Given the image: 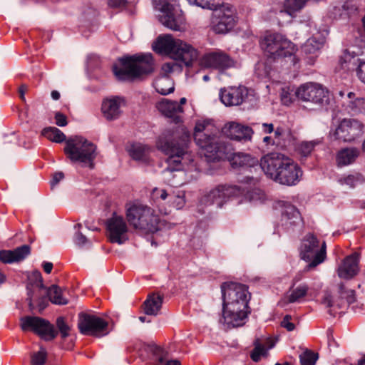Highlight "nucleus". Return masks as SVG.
Here are the masks:
<instances>
[{
  "instance_id": "38",
  "label": "nucleus",
  "mask_w": 365,
  "mask_h": 365,
  "mask_svg": "<svg viewBox=\"0 0 365 365\" xmlns=\"http://www.w3.org/2000/svg\"><path fill=\"white\" fill-rule=\"evenodd\" d=\"M257 163V160L251 155L245 153H239L233 158L232 164L240 167H252Z\"/></svg>"
},
{
  "instance_id": "62",
  "label": "nucleus",
  "mask_w": 365,
  "mask_h": 365,
  "mask_svg": "<svg viewBox=\"0 0 365 365\" xmlns=\"http://www.w3.org/2000/svg\"><path fill=\"white\" fill-rule=\"evenodd\" d=\"M43 268L46 273L49 274L51 272L53 269V264L51 262H43Z\"/></svg>"
},
{
  "instance_id": "15",
  "label": "nucleus",
  "mask_w": 365,
  "mask_h": 365,
  "mask_svg": "<svg viewBox=\"0 0 365 365\" xmlns=\"http://www.w3.org/2000/svg\"><path fill=\"white\" fill-rule=\"evenodd\" d=\"M235 9L229 4H225L215 11L213 29L217 34H225L230 31L237 22Z\"/></svg>"
},
{
  "instance_id": "26",
  "label": "nucleus",
  "mask_w": 365,
  "mask_h": 365,
  "mask_svg": "<svg viewBox=\"0 0 365 365\" xmlns=\"http://www.w3.org/2000/svg\"><path fill=\"white\" fill-rule=\"evenodd\" d=\"M31 252L29 245H24L13 250H1L0 261L4 264L19 262L27 257Z\"/></svg>"
},
{
  "instance_id": "4",
  "label": "nucleus",
  "mask_w": 365,
  "mask_h": 365,
  "mask_svg": "<svg viewBox=\"0 0 365 365\" xmlns=\"http://www.w3.org/2000/svg\"><path fill=\"white\" fill-rule=\"evenodd\" d=\"M122 68L114 66L115 76L120 80L139 77L153 71V58L151 54L135 55L120 60Z\"/></svg>"
},
{
  "instance_id": "10",
  "label": "nucleus",
  "mask_w": 365,
  "mask_h": 365,
  "mask_svg": "<svg viewBox=\"0 0 365 365\" xmlns=\"http://www.w3.org/2000/svg\"><path fill=\"white\" fill-rule=\"evenodd\" d=\"M155 8L160 11V22L168 29L184 31L186 21L182 11L178 8L177 0H153Z\"/></svg>"
},
{
  "instance_id": "12",
  "label": "nucleus",
  "mask_w": 365,
  "mask_h": 365,
  "mask_svg": "<svg viewBox=\"0 0 365 365\" xmlns=\"http://www.w3.org/2000/svg\"><path fill=\"white\" fill-rule=\"evenodd\" d=\"M364 125L356 119H344L339 125L329 133L331 141L340 140L351 142L360 137L363 133Z\"/></svg>"
},
{
  "instance_id": "9",
  "label": "nucleus",
  "mask_w": 365,
  "mask_h": 365,
  "mask_svg": "<svg viewBox=\"0 0 365 365\" xmlns=\"http://www.w3.org/2000/svg\"><path fill=\"white\" fill-rule=\"evenodd\" d=\"M327 245L321 242L314 234H307L302 240L299 247V256L308 264L304 271H309L322 263L327 256Z\"/></svg>"
},
{
  "instance_id": "23",
  "label": "nucleus",
  "mask_w": 365,
  "mask_h": 365,
  "mask_svg": "<svg viewBox=\"0 0 365 365\" xmlns=\"http://www.w3.org/2000/svg\"><path fill=\"white\" fill-rule=\"evenodd\" d=\"M325 42V37L324 35L317 32L315 34H313L311 38H309L306 43L302 46V51L306 55H309L310 56L307 57V62L309 64H313L315 61L317 53L322 48Z\"/></svg>"
},
{
  "instance_id": "28",
  "label": "nucleus",
  "mask_w": 365,
  "mask_h": 365,
  "mask_svg": "<svg viewBox=\"0 0 365 365\" xmlns=\"http://www.w3.org/2000/svg\"><path fill=\"white\" fill-rule=\"evenodd\" d=\"M157 109L168 118H175L183 112V108L176 101L162 99L156 104Z\"/></svg>"
},
{
  "instance_id": "45",
  "label": "nucleus",
  "mask_w": 365,
  "mask_h": 365,
  "mask_svg": "<svg viewBox=\"0 0 365 365\" xmlns=\"http://www.w3.org/2000/svg\"><path fill=\"white\" fill-rule=\"evenodd\" d=\"M316 143L314 142H302L297 146L298 153L302 156H308L314 150Z\"/></svg>"
},
{
  "instance_id": "18",
  "label": "nucleus",
  "mask_w": 365,
  "mask_h": 365,
  "mask_svg": "<svg viewBox=\"0 0 365 365\" xmlns=\"http://www.w3.org/2000/svg\"><path fill=\"white\" fill-rule=\"evenodd\" d=\"M300 100L324 105L328 101L327 92L319 84L307 83L301 85L294 92Z\"/></svg>"
},
{
  "instance_id": "25",
  "label": "nucleus",
  "mask_w": 365,
  "mask_h": 365,
  "mask_svg": "<svg viewBox=\"0 0 365 365\" xmlns=\"http://www.w3.org/2000/svg\"><path fill=\"white\" fill-rule=\"evenodd\" d=\"M245 93L244 88L230 87L221 91L220 98L227 106H238L243 102Z\"/></svg>"
},
{
  "instance_id": "33",
  "label": "nucleus",
  "mask_w": 365,
  "mask_h": 365,
  "mask_svg": "<svg viewBox=\"0 0 365 365\" xmlns=\"http://www.w3.org/2000/svg\"><path fill=\"white\" fill-rule=\"evenodd\" d=\"M41 135L48 140L60 143L66 140L65 134L56 127H48L42 130Z\"/></svg>"
},
{
  "instance_id": "13",
  "label": "nucleus",
  "mask_w": 365,
  "mask_h": 365,
  "mask_svg": "<svg viewBox=\"0 0 365 365\" xmlns=\"http://www.w3.org/2000/svg\"><path fill=\"white\" fill-rule=\"evenodd\" d=\"M243 192L244 188L237 186L220 185L204 195L200 203L205 206L216 204L218 207H222L230 197L241 195Z\"/></svg>"
},
{
  "instance_id": "42",
  "label": "nucleus",
  "mask_w": 365,
  "mask_h": 365,
  "mask_svg": "<svg viewBox=\"0 0 365 365\" xmlns=\"http://www.w3.org/2000/svg\"><path fill=\"white\" fill-rule=\"evenodd\" d=\"M47 359L46 350L41 347L40 350L31 354V365H44Z\"/></svg>"
},
{
  "instance_id": "61",
  "label": "nucleus",
  "mask_w": 365,
  "mask_h": 365,
  "mask_svg": "<svg viewBox=\"0 0 365 365\" xmlns=\"http://www.w3.org/2000/svg\"><path fill=\"white\" fill-rule=\"evenodd\" d=\"M27 90H28V87L26 85H24V84L21 85L19 88V96L22 101L25 100L24 95L26 93Z\"/></svg>"
},
{
  "instance_id": "8",
  "label": "nucleus",
  "mask_w": 365,
  "mask_h": 365,
  "mask_svg": "<svg viewBox=\"0 0 365 365\" xmlns=\"http://www.w3.org/2000/svg\"><path fill=\"white\" fill-rule=\"evenodd\" d=\"M96 147L91 142L80 136H76L66 141L64 153L72 162L81 163L93 168Z\"/></svg>"
},
{
  "instance_id": "50",
  "label": "nucleus",
  "mask_w": 365,
  "mask_h": 365,
  "mask_svg": "<svg viewBox=\"0 0 365 365\" xmlns=\"http://www.w3.org/2000/svg\"><path fill=\"white\" fill-rule=\"evenodd\" d=\"M281 101L283 104L289 106L293 101V94L289 88H282L281 92Z\"/></svg>"
},
{
  "instance_id": "17",
  "label": "nucleus",
  "mask_w": 365,
  "mask_h": 365,
  "mask_svg": "<svg viewBox=\"0 0 365 365\" xmlns=\"http://www.w3.org/2000/svg\"><path fill=\"white\" fill-rule=\"evenodd\" d=\"M200 66L206 68L223 72L235 66V61L225 51L216 50L205 53L200 61Z\"/></svg>"
},
{
  "instance_id": "14",
  "label": "nucleus",
  "mask_w": 365,
  "mask_h": 365,
  "mask_svg": "<svg viewBox=\"0 0 365 365\" xmlns=\"http://www.w3.org/2000/svg\"><path fill=\"white\" fill-rule=\"evenodd\" d=\"M21 327L24 331H32L46 341L53 340L58 334L53 324L38 317H22Z\"/></svg>"
},
{
  "instance_id": "34",
  "label": "nucleus",
  "mask_w": 365,
  "mask_h": 365,
  "mask_svg": "<svg viewBox=\"0 0 365 365\" xmlns=\"http://www.w3.org/2000/svg\"><path fill=\"white\" fill-rule=\"evenodd\" d=\"M48 297L50 301L56 304L63 305L68 303V300L63 296L62 289L57 285H52L48 289Z\"/></svg>"
},
{
  "instance_id": "3",
  "label": "nucleus",
  "mask_w": 365,
  "mask_h": 365,
  "mask_svg": "<svg viewBox=\"0 0 365 365\" xmlns=\"http://www.w3.org/2000/svg\"><path fill=\"white\" fill-rule=\"evenodd\" d=\"M260 166L267 176L284 185H296L302 175L298 164L279 153H272L264 156L261 159Z\"/></svg>"
},
{
  "instance_id": "5",
  "label": "nucleus",
  "mask_w": 365,
  "mask_h": 365,
  "mask_svg": "<svg viewBox=\"0 0 365 365\" xmlns=\"http://www.w3.org/2000/svg\"><path fill=\"white\" fill-rule=\"evenodd\" d=\"M269 61L282 62L289 61L293 65L298 62L294 56V45L279 34H274L267 36L262 43Z\"/></svg>"
},
{
  "instance_id": "52",
  "label": "nucleus",
  "mask_w": 365,
  "mask_h": 365,
  "mask_svg": "<svg viewBox=\"0 0 365 365\" xmlns=\"http://www.w3.org/2000/svg\"><path fill=\"white\" fill-rule=\"evenodd\" d=\"M281 325L289 331H293L295 329V325L292 322V317L290 315H286L283 318Z\"/></svg>"
},
{
  "instance_id": "30",
  "label": "nucleus",
  "mask_w": 365,
  "mask_h": 365,
  "mask_svg": "<svg viewBox=\"0 0 365 365\" xmlns=\"http://www.w3.org/2000/svg\"><path fill=\"white\" fill-rule=\"evenodd\" d=\"M163 303V298L160 295L153 294L148 297L143 303L144 312L148 315H157Z\"/></svg>"
},
{
  "instance_id": "43",
  "label": "nucleus",
  "mask_w": 365,
  "mask_h": 365,
  "mask_svg": "<svg viewBox=\"0 0 365 365\" xmlns=\"http://www.w3.org/2000/svg\"><path fill=\"white\" fill-rule=\"evenodd\" d=\"M267 355V352L264 345L260 344L258 339L256 340L255 342V348L250 354L252 360L255 362H258L261 359L262 356Z\"/></svg>"
},
{
  "instance_id": "56",
  "label": "nucleus",
  "mask_w": 365,
  "mask_h": 365,
  "mask_svg": "<svg viewBox=\"0 0 365 365\" xmlns=\"http://www.w3.org/2000/svg\"><path fill=\"white\" fill-rule=\"evenodd\" d=\"M108 5L111 7H121L124 6L126 4L125 0H108Z\"/></svg>"
},
{
  "instance_id": "51",
  "label": "nucleus",
  "mask_w": 365,
  "mask_h": 365,
  "mask_svg": "<svg viewBox=\"0 0 365 365\" xmlns=\"http://www.w3.org/2000/svg\"><path fill=\"white\" fill-rule=\"evenodd\" d=\"M358 181L359 178L354 175H348L347 177L341 178L339 180L341 184L349 185L350 187H354Z\"/></svg>"
},
{
  "instance_id": "59",
  "label": "nucleus",
  "mask_w": 365,
  "mask_h": 365,
  "mask_svg": "<svg viewBox=\"0 0 365 365\" xmlns=\"http://www.w3.org/2000/svg\"><path fill=\"white\" fill-rule=\"evenodd\" d=\"M322 304H324L327 307H332V300L331 295L329 294H326L322 299Z\"/></svg>"
},
{
  "instance_id": "44",
  "label": "nucleus",
  "mask_w": 365,
  "mask_h": 365,
  "mask_svg": "<svg viewBox=\"0 0 365 365\" xmlns=\"http://www.w3.org/2000/svg\"><path fill=\"white\" fill-rule=\"evenodd\" d=\"M245 198L250 202L263 201L265 199V194L262 190L254 188L247 192Z\"/></svg>"
},
{
  "instance_id": "22",
  "label": "nucleus",
  "mask_w": 365,
  "mask_h": 365,
  "mask_svg": "<svg viewBox=\"0 0 365 365\" xmlns=\"http://www.w3.org/2000/svg\"><path fill=\"white\" fill-rule=\"evenodd\" d=\"M277 207L281 210L282 224L287 226L299 225L302 217L298 210L292 204L284 201H279Z\"/></svg>"
},
{
  "instance_id": "19",
  "label": "nucleus",
  "mask_w": 365,
  "mask_h": 365,
  "mask_svg": "<svg viewBox=\"0 0 365 365\" xmlns=\"http://www.w3.org/2000/svg\"><path fill=\"white\" fill-rule=\"evenodd\" d=\"M107 230L113 243L122 244L128 240V225L122 216L113 215L107 222Z\"/></svg>"
},
{
  "instance_id": "54",
  "label": "nucleus",
  "mask_w": 365,
  "mask_h": 365,
  "mask_svg": "<svg viewBox=\"0 0 365 365\" xmlns=\"http://www.w3.org/2000/svg\"><path fill=\"white\" fill-rule=\"evenodd\" d=\"M357 75L359 79L365 83V62H361L357 68Z\"/></svg>"
},
{
  "instance_id": "27",
  "label": "nucleus",
  "mask_w": 365,
  "mask_h": 365,
  "mask_svg": "<svg viewBox=\"0 0 365 365\" xmlns=\"http://www.w3.org/2000/svg\"><path fill=\"white\" fill-rule=\"evenodd\" d=\"M151 151L150 147L141 143H134L128 148V152L133 160L145 163L150 160Z\"/></svg>"
},
{
  "instance_id": "32",
  "label": "nucleus",
  "mask_w": 365,
  "mask_h": 365,
  "mask_svg": "<svg viewBox=\"0 0 365 365\" xmlns=\"http://www.w3.org/2000/svg\"><path fill=\"white\" fill-rule=\"evenodd\" d=\"M359 154V151L354 148L343 149L337 154V163L340 165H349L355 160Z\"/></svg>"
},
{
  "instance_id": "21",
  "label": "nucleus",
  "mask_w": 365,
  "mask_h": 365,
  "mask_svg": "<svg viewBox=\"0 0 365 365\" xmlns=\"http://www.w3.org/2000/svg\"><path fill=\"white\" fill-rule=\"evenodd\" d=\"M124 106V100L120 97L105 99L101 106L103 117L108 120L118 119L121 113V107Z\"/></svg>"
},
{
  "instance_id": "35",
  "label": "nucleus",
  "mask_w": 365,
  "mask_h": 365,
  "mask_svg": "<svg viewBox=\"0 0 365 365\" xmlns=\"http://www.w3.org/2000/svg\"><path fill=\"white\" fill-rule=\"evenodd\" d=\"M151 196L154 200H167V202L172 206L176 197V192H168L166 190L155 187L153 190Z\"/></svg>"
},
{
  "instance_id": "7",
  "label": "nucleus",
  "mask_w": 365,
  "mask_h": 365,
  "mask_svg": "<svg viewBox=\"0 0 365 365\" xmlns=\"http://www.w3.org/2000/svg\"><path fill=\"white\" fill-rule=\"evenodd\" d=\"M126 218L130 225L145 232H154L158 230L159 218L150 207L133 204L126 208Z\"/></svg>"
},
{
  "instance_id": "53",
  "label": "nucleus",
  "mask_w": 365,
  "mask_h": 365,
  "mask_svg": "<svg viewBox=\"0 0 365 365\" xmlns=\"http://www.w3.org/2000/svg\"><path fill=\"white\" fill-rule=\"evenodd\" d=\"M56 124L58 126H66L68 123L66 116L61 113L55 115Z\"/></svg>"
},
{
  "instance_id": "11",
  "label": "nucleus",
  "mask_w": 365,
  "mask_h": 365,
  "mask_svg": "<svg viewBox=\"0 0 365 365\" xmlns=\"http://www.w3.org/2000/svg\"><path fill=\"white\" fill-rule=\"evenodd\" d=\"M216 134L217 129L210 123L198 122L195 125V141L208 157L218 156L222 152V145Z\"/></svg>"
},
{
  "instance_id": "47",
  "label": "nucleus",
  "mask_w": 365,
  "mask_h": 365,
  "mask_svg": "<svg viewBox=\"0 0 365 365\" xmlns=\"http://www.w3.org/2000/svg\"><path fill=\"white\" fill-rule=\"evenodd\" d=\"M185 204V192L183 191L176 192V197L173 200L172 207L179 210L184 207Z\"/></svg>"
},
{
  "instance_id": "48",
  "label": "nucleus",
  "mask_w": 365,
  "mask_h": 365,
  "mask_svg": "<svg viewBox=\"0 0 365 365\" xmlns=\"http://www.w3.org/2000/svg\"><path fill=\"white\" fill-rule=\"evenodd\" d=\"M351 110L354 112H365V98H358L351 103Z\"/></svg>"
},
{
  "instance_id": "29",
  "label": "nucleus",
  "mask_w": 365,
  "mask_h": 365,
  "mask_svg": "<svg viewBox=\"0 0 365 365\" xmlns=\"http://www.w3.org/2000/svg\"><path fill=\"white\" fill-rule=\"evenodd\" d=\"M308 290L309 287L306 284H300L295 288H294V286L292 285V287L286 292L282 300L285 304L299 302L307 295Z\"/></svg>"
},
{
  "instance_id": "63",
  "label": "nucleus",
  "mask_w": 365,
  "mask_h": 365,
  "mask_svg": "<svg viewBox=\"0 0 365 365\" xmlns=\"http://www.w3.org/2000/svg\"><path fill=\"white\" fill-rule=\"evenodd\" d=\"M302 277H303L302 273L299 272V273L297 274L296 276L292 279V284H293V286H294V284L297 282L300 281L302 279Z\"/></svg>"
},
{
  "instance_id": "6",
  "label": "nucleus",
  "mask_w": 365,
  "mask_h": 365,
  "mask_svg": "<svg viewBox=\"0 0 365 365\" xmlns=\"http://www.w3.org/2000/svg\"><path fill=\"white\" fill-rule=\"evenodd\" d=\"M189 136L183 135L178 140H168L165 138L160 137L157 142V147L166 155H169L167 163V172L180 170L182 168V160H185V156L187 155V143Z\"/></svg>"
},
{
  "instance_id": "16",
  "label": "nucleus",
  "mask_w": 365,
  "mask_h": 365,
  "mask_svg": "<svg viewBox=\"0 0 365 365\" xmlns=\"http://www.w3.org/2000/svg\"><path fill=\"white\" fill-rule=\"evenodd\" d=\"M78 317V327L81 334L101 336L108 333V322L103 319L86 313H81Z\"/></svg>"
},
{
  "instance_id": "64",
  "label": "nucleus",
  "mask_w": 365,
  "mask_h": 365,
  "mask_svg": "<svg viewBox=\"0 0 365 365\" xmlns=\"http://www.w3.org/2000/svg\"><path fill=\"white\" fill-rule=\"evenodd\" d=\"M164 365H181L180 364V362L178 361V360H170V359H168V361H166V362L165 363Z\"/></svg>"
},
{
  "instance_id": "20",
  "label": "nucleus",
  "mask_w": 365,
  "mask_h": 365,
  "mask_svg": "<svg viewBox=\"0 0 365 365\" xmlns=\"http://www.w3.org/2000/svg\"><path fill=\"white\" fill-rule=\"evenodd\" d=\"M222 133L227 138L232 140H247L251 139L253 130L248 126L235 122H230L223 126Z\"/></svg>"
},
{
  "instance_id": "24",
  "label": "nucleus",
  "mask_w": 365,
  "mask_h": 365,
  "mask_svg": "<svg viewBox=\"0 0 365 365\" xmlns=\"http://www.w3.org/2000/svg\"><path fill=\"white\" fill-rule=\"evenodd\" d=\"M359 262V255L354 253L346 257L343 263L338 268V274L339 277L350 279L357 274Z\"/></svg>"
},
{
  "instance_id": "57",
  "label": "nucleus",
  "mask_w": 365,
  "mask_h": 365,
  "mask_svg": "<svg viewBox=\"0 0 365 365\" xmlns=\"http://www.w3.org/2000/svg\"><path fill=\"white\" fill-rule=\"evenodd\" d=\"M86 237L81 232L76 233L75 236V242L78 245H84L86 242Z\"/></svg>"
},
{
  "instance_id": "55",
  "label": "nucleus",
  "mask_w": 365,
  "mask_h": 365,
  "mask_svg": "<svg viewBox=\"0 0 365 365\" xmlns=\"http://www.w3.org/2000/svg\"><path fill=\"white\" fill-rule=\"evenodd\" d=\"M17 138L14 135L7 136L4 140V145L6 148H9L11 144L14 145V146L17 145Z\"/></svg>"
},
{
  "instance_id": "2",
  "label": "nucleus",
  "mask_w": 365,
  "mask_h": 365,
  "mask_svg": "<svg viewBox=\"0 0 365 365\" xmlns=\"http://www.w3.org/2000/svg\"><path fill=\"white\" fill-rule=\"evenodd\" d=\"M153 50L160 54L169 56L175 61L165 63L161 68L165 75L181 71L182 66H190L197 58V51L190 44L170 34L158 37L153 46Z\"/></svg>"
},
{
  "instance_id": "41",
  "label": "nucleus",
  "mask_w": 365,
  "mask_h": 365,
  "mask_svg": "<svg viewBox=\"0 0 365 365\" xmlns=\"http://www.w3.org/2000/svg\"><path fill=\"white\" fill-rule=\"evenodd\" d=\"M301 365H315L318 359V354L312 350L306 349L299 355Z\"/></svg>"
},
{
  "instance_id": "37",
  "label": "nucleus",
  "mask_w": 365,
  "mask_h": 365,
  "mask_svg": "<svg viewBox=\"0 0 365 365\" xmlns=\"http://www.w3.org/2000/svg\"><path fill=\"white\" fill-rule=\"evenodd\" d=\"M152 354L153 365H164L170 359L169 352L160 346L153 347Z\"/></svg>"
},
{
  "instance_id": "49",
  "label": "nucleus",
  "mask_w": 365,
  "mask_h": 365,
  "mask_svg": "<svg viewBox=\"0 0 365 365\" xmlns=\"http://www.w3.org/2000/svg\"><path fill=\"white\" fill-rule=\"evenodd\" d=\"M340 294L342 297H346L349 304H351L355 301V292L352 289L345 290L344 285H341Z\"/></svg>"
},
{
  "instance_id": "60",
  "label": "nucleus",
  "mask_w": 365,
  "mask_h": 365,
  "mask_svg": "<svg viewBox=\"0 0 365 365\" xmlns=\"http://www.w3.org/2000/svg\"><path fill=\"white\" fill-rule=\"evenodd\" d=\"M263 131L265 133H271L274 131V125L272 123H263L262 124Z\"/></svg>"
},
{
  "instance_id": "36",
  "label": "nucleus",
  "mask_w": 365,
  "mask_h": 365,
  "mask_svg": "<svg viewBox=\"0 0 365 365\" xmlns=\"http://www.w3.org/2000/svg\"><path fill=\"white\" fill-rule=\"evenodd\" d=\"M155 87L158 93L168 95L174 91V86L171 81L167 78H161L155 81Z\"/></svg>"
},
{
  "instance_id": "58",
  "label": "nucleus",
  "mask_w": 365,
  "mask_h": 365,
  "mask_svg": "<svg viewBox=\"0 0 365 365\" xmlns=\"http://www.w3.org/2000/svg\"><path fill=\"white\" fill-rule=\"evenodd\" d=\"M63 173L61 172H58L53 174V180L51 181V186L56 185L60 180L63 178Z\"/></svg>"
},
{
  "instance_id": "39",
  "label": "nucleus",
  "mask_w": 365,
  "mask_h": 365,
  "mask_svg": "<svg viewBox=\"0 0 365 365\" xmlns=\"http://www.w3.org/2000/svg\"><path fill=\"white\" fill-rule=\"evenodd\" d=\"M273 61H269L268 57L265 61H259L255 66V73L259 77H269L271 75L272 67L271 63Z\"/></svg>"
},
{
  "instance_id": "40",
  "label": "nucleus",
  "mask_w": 365,
  "mask_h": 365,
  "mask_svg": "<svg viewBox=\"0 0 365 365\" xmlns=\"http://www.w3.org/2000/svg\"><path fill=\"white\" fill-rule=\"evenodd\" d=\"M56 326L62 339H66L71 334V327L67 323L65 318L59 317L56 319Z\"/></svg>"
},
{
  "instance_id": "46",
  "label": "nucleus",
  "mask_w": 365,
  "mask_h": 365,
  "mask_svg": "<svg viewBox=\"0 0 365 365\" xmlns=\"http://www.w3.org/2000/svg\"><path fill=\"white\" fill-rule=\"evenodd\" d=\"M214 1L215 0H187L190 4L208 9H215Z\"/></svg>"
},
{
  "instance_id": "1",
  "label": "nucleus",
  "mask_w": 365,
  "mask_h": 365,
  "mask_svg": "<svg viewBox=\"0 0 365 365\" xmlns=\"http://www.w3.org/2000/svg\"><path fill=\"white\" fill-rule=\"evenodd\" d=\"M222 312L225 322L233 327L244 324V320L250 313L248 306L251 294L248 287L242 284L228 282L221 285Z\"/></svg>"
},
{
  "instance_id": "31",
  "label": "nucleus",
  "mask_w": 365,
  "mask_h": 365,
  "mask_svg": "<svg viewBox=\"0 0 365 365\" xmlns=\"http://www.w3.org/2000/svg\"><path fill=\"white\" fill-rule=\"evenodd\" d=\"M309 0H286L284 3V9L279 12V16L284 14L294 16L297 12L301 11Z\"/></svg>"
}]
</instances>
